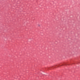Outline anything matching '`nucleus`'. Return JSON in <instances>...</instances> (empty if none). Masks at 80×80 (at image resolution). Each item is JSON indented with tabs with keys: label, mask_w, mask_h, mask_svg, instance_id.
Returning a JSON list of instances; mask_svg holds the SVG:
<instances>
[{
	"label": "nucleus",
	"mask_w": 80,
	"mask_h": 80,
	"mask_svg": "<svg viewBox=\"0 0 80 80\" xmlns=\"http://www.w3.org/2000/svg\"><path fill=\"white\" fill-rule=\"evenodd\" d=\"M51 68L52 67H53V66H52V67H51Z\"/></svg>",
	"instance_id": "20e7f679"
},
{
	"label": "nucleus",
	"mask_w": 80,
	"mask_h": 80,
	"mask_svg": "<svg viewBox=\"0 0 80 80\" xmlns=\"http://www.w3.org/2000/svg\"><path fill=\"white\" fill-rule=\"evenodd\" d=\"M47 70H48L49 69V70H51V69H50V68L48 67V68H47Z\"/></svg>",
	"instance_id": "f03ea898"
},
{
	"label": "nucleus",
	"mask_w": 80,
	"mask_h": 80,
	"mask_svg": "<svg viewBox=\"0 0 80 80\" xmlns=\"http://www.w3.org/2000/svg\"><path fill=\"white\" fill-rule=\"evenodd\" d=\"M57 65H55L54 66H57Z\"/></svg>",
	"instance_id": "39448f33"
},
{
	"label": "nucleus",
	"mask_w": 80,
	"mask_h": 80,
	"mask_svg": "<svg viewBox=\"0 0 80 80\" xmlns=\"http://www.w3.org/2000/svg\"><path fill=\"white\" fill-rule=\"evenodd\" d=\"M54 68H56V67H54Z\"/></svg>",
	"instance_id": "423d86ee"
},
{
	"label": "nucleus",
	"mask_w": 80,
	"mask_h": 80,
	"mask_svg": "<svg viewBox=\"0 0 80 80\" xmlns=\"http://www.w3.org/2000/svg\"><path fill=\"white\" fill-rule=\"evenodd\" d=\"M60 67V66H57V67Z\"/></svg>",
	"instance_id": "7ed1b4c3"
},
{
	"label": "nucleus",
	"mask_w": 80,
	"mask_h": 80,
	"mask_svg": "<svg viewBox=\"0 0 80 80\" xmlns=\"http://www.w3.org/2000/svg\"><path fill=\"white\" fill-rule=\"evenodd\" d=\"M39 26H40V25H39Z\"/></svg>",
	"instance_id": "0eeeda50"
},
{
	"label": "nucleus",
	"mask_w": 80,
	"mask_h": 80,
	"mask_svg": "<svg viewBox=\"0 0 80 80\" xmlns=\"http://www.w3.org/2000/svg\"><path fill=\"white\" fill-rule=\"evenodd\" d=\"M64 64H63V63H62V65H60V66H62V65H67V63H63Z\"/></svg>",
	"instance_id": "f257e3e1"
}]
</instances>
